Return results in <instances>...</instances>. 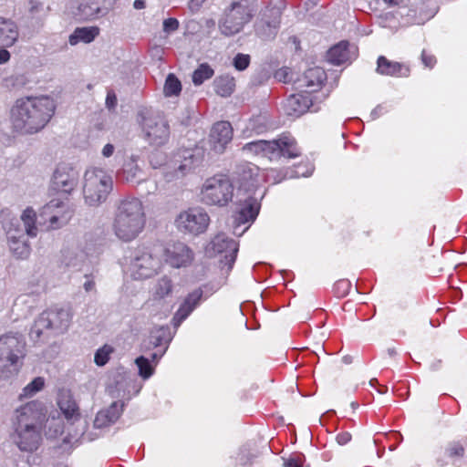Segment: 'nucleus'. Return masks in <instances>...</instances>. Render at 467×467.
I'll list each match as a JSON object with an SVG mask.
<instances>
[{
	"mask_svg": "<svg viewBox=\"0 0 467 467\" xmlns=\"http://www.w3.org/2000/svg\"><path fill=\"white\" fill-rule=\"evenodd\" d=\"M421 61L427 67L430 68H432L436 64L435 57L431 54H429L426 50H422L421 52Z\"/></svg>",
	"mask_w": 467,
	"mask_h": 467,
	"instance_id": "obj_53",
	"label": "nucleus"
},
{
	"mask_svg": "<svg viewBox=\"0 0 467 467\" xmlns=\"http://www.w3.org/2000/svg\"><path fill=\"white\" fill-rule=\"evenodd\" d=\"M213 85L217 95L226 98L234 91L235 79L229 74L221 75L214 78Z\"/></svg>",
	"mask_w": 467,
	"mask_h": 467,
	"instance_id": "obj_31",
	"label": "nucleus"
},
{
	"mask_svg": "<svg viewBox=\"0 0 467 467\" xmlns=\"http://www.w3.org/2000/svg\"><path fill=\"white\" fill-rule=\"evenodd\" d=\"M114 150H115L114 145L108 143L102 149V155L106 158H109V157L112 156V154L114 153Z\"/></svg>",
	"mask_w": 467,
	"mask_h": 467,
	"instance_id": "obj_61",
	"label": "nucleus"
},
{
	"mask_svg": "<svg viewBox=\"0 0 467 467\" xmlns=\"http://www.w3.org/2000/svg\"><path fill=\"white\" fill-rule=\"evenodd\" d=\"M301 155L297 142L290 134H282L273 140H265L262 157L278 160L281 157L294 159Z\"/></svg>",
	"mask_w": 467,
	"mask_h": 467,
	"instance_id": "obj_12",
	"label": "nucleus"
},
{
	"mask_svg": "<svg viewBox=\"0 0 467 467\" xmlns=\"http://www.w3.org/2000/svg\"><path fill=\"white\" fill-rule=\"evenodd\" d=\"M78 171L69 163H59L53 172L52 188L63 193L70 194L78 186Z\"/></svg>",
	"mask_w": 467,
	"mask_h": 467,
	"instance_id": "obj_15",
	"label": "nucleus"
},
{
	"mask_svg": "<svg viewBox=\"0 0 467 467\" xmlns=\"http://www.w3.org/2000/svg\"><path fill=\"white\" fill-rule=\"evenodd\" d=\"M146 224V213L142 202L138 198H125L117 204L112 230L122 242L135 240Z\"/></svg>",
	"mask_w": 467,
	"mask_h": 467,
	"instance_id": "obj_2",
	"label": "nucleus"
},
{
	"mask_svg": "<svg viewBox=\"0 0 467 467\" xmlns=\"http://www.w3.org/2000/svg\"><path fill=\"white\" fill-rule=\"evenodd\" d=\"M446 452L450 457H462L464 454V448L459 443H453L447 448Z\"/></svg>",
	"mask_w": 467,
	"mask_h": 467,
	"instance_id": "obj_51",
	"label": "nucleus"
},
{
	"mask_svg": "<svg viewBox=\"0 0 467 467\" xmlns=\"http://www.w3.org/2000/svg\"><path fill=\"white\" fill-rule=\"evenodd\" d=\"M169 161H167L166 155L162 151H153L150 156V163L152 168L162 169V173L164 174L165 171V164H167Z\"/></svg>",
	"mask_w": 467,
	"mask_h": 467,
	"instance_id": "obj_43",
	"label": "nucleus"
},
{
	"mask_svg": "<svg viewBox=\"0 0 467 467\" xmlns=\"http://www.w3.org/2000/svg\"><path fill=\"white\" fill-rule=\"evenodd\" d=\"M44 9V4L39 0H29V13L33 16L40 13Z\"/></svg>",
	"mask_w": 467,
	"mask_h": 467,
	"instance_id": "obj_54",
	"label": "nucleus"
},
{
	"mask_svg": "<svg viewBox=\"0 0 467 467\" xmlns=\"http://www.w3.org/2000/svg\"><path fill=\"white\" fill-rule=\"evenodd\" d=\"M86 282L83 284V287L86 292L95 291L96 283L93 275H85Z\"/></svg>",
	"mask_w": 467,
	"mask_h": 467,
	"instance_id": "obj_55",
	"label": "nucleus"
},
{
	"mask_svg": "<svg viewBox=\"0 0 467 467\" xmlns=\"http://www.w3.org/2000/svg\"><path fill=\"white\" fill-rule=\"evenodd\" d=\"M19 36L17 25L11 19L0 17V47H10Z\"/></svg>",
	"mask_w": 467,
	"mask_h": 467,
	"instance_id": "obj_28",
	"label": "nucleus"
},
{
	"mask_svg": "<svg viewBox=\"0 0 467 467\" xmlns=\"http://www.w3.org/2000/svg\"><path fill=\"white\" fill-rule=\"evenodd\" d=\"M255 2L254 0H241L234 2L224 11V15L219 23V27L226 36H234L239 33L244 26L253 17L255 11Z\"/></svg>",
	"mask_w": 467,
	"mask_h": 467,
	"instance_id": "obj_6",
	"label": "nucleus"
},
{
	"mask_svg": "<svg viewBox=\"0 0 467 467\" xmlns=\"http://www.w3.org/2000/svg\"><path fill=\"white\" fill-rule=\"evenodd\" d=\"M210 245L214 254H222L221 264L227 265L228 270H231L237 256L238 244L224 234H219L212 240Z\"/></svg>",
	"mask_w": 467,
	"mask_h": 467,
	"instance_id": "obj_17",
	"label": "nucleus"
},
{
	"mask_svg": "<svg viewBox=\"0 0 467 467\" xmlns=\"http://www.w3.org/2000/svg\"><path fill=\"white\" fill-rule=\"evenodd\" d=\"M124 403L114 401L108 409L99 411L94 420L95 428L101 429L115 423L123 411Z\"/></svg>",
	"mask_w": 467,
	"mask_h": 467,
	"instance_id": "obj_27",
	"label": "nucleus"
},
{
	"mask_svg": "<svg viewBox=\"0 0 467 467\" xmlns=\"http://www.w3.org/2000/svg\"><path fill=\"white\" fill-rule=\"evenodd\" d=\"M182 91V83L172 73H170L165 80L163 92L166 97L179 96Z\"/></svg>",
	"mask_w": 467,
	"mask_h": 467,
	"instance_id": "obj_38",
	"label": "nucleus"
},
{
	"mask_svg": "<svg viewBox=\"0 0 467 467\" xmlns=\"http://www.w3.org/2000/svg\"><path fill=\"white\" fill-rule=\"evenodd\" d=\"M205 0H190L189 8L192 12H197Z\"/></svg>",
	"mask_w": 467,
	"mask_h": 467,
	"instance_id": "obj_59",
	"label": "nucleus"
},
{
	"mask_svg": "<svg viewBox=\"0 0 467 467\" xmlns=\"http://www.w3.org/2000/svg\"><path fill=\"white\" fill-rule=\"evenodd\" d=\"M45 418L44 406L32 400L16 410L13 427L41 429Z\"/></svg>",
	"mask_w": 467,
	"mask_h": 467,
	"instance_id": "obj_13",
	"label": "nucleus"
},
{
	"mask_svg": "<svg viewBox=\"0 0 467 467\" xmlns=\"http://www.w3.org/2000/svg\"><path fill=\"white\" fill-rule=\"evenodd\" d=\"M265 142V140H264L251 141L246 143L243 147V150L254 153L255 155L263 156Z\"/></svg>",
	"mask_w": 467,
	"mask_h": 467,
	"instance_id": "obj_47",
	"label": "nucleus"
},
{
	"mask_svg": "<svg viewBox=\"0 0 467 467\" xmlns=\"http://www.w3.org/2000/svg\"><path fill=\"white\" fill-rule=\"evenodd\" d=\"M305 462V456L302 453L296 452L290 455V457L285 461V467H303Z\"/></svg>",
	"mask_w": 467,
	"mask_h": 467,
	"instance_id": "obj_48",
	"label": "nucleus"
},
{
	"mask_svg": "<svg viewBox=\"0 0 467 467\" xmlns=\"http://www.w3.org/2000/svg\"><path fill=\"white\" fill-rule=\"evenodd\" d=\"M326 80L327 74L325 70L316 67L307 69L302 78L297 80L296 84L300 90L310 95L321 89Z\"/></svg>",
	"mask_w": 467,
	"mask_h": 467,
	"instance_id": "obj_20",
	"label": "nucleus"
},
{
	"mask_svg": "<svg viewBox=\"0 0 467 467\" xmlns=\"http://www.w3.org/2000/svg\"><path fill=\"white\" fill-rule=\"evenodd\" d=\"M137 121L145 140L150 145L160 147L169 141L170 125L161 112L150 108H142L138 111Z\"/></svg>",
	"mask_w": 467,
	"mask_h": 467,
	"instance_id": "obj_4",
	"label": "nucleus"
},
{
	"mask_svg": "<svg viewBox=\"0 0 467 467\" xmlns=\"http://www.w3.org/2000/svg\"><path fill=\"white\" fill-rule=\"evenodd\" d=\"M173 289L172 280L168 276L160 278L155 285L153 299L161 300L169 296Z\"/></svg>",
	"mask_w": 467,
	"mask_h": 467,
	"instance_id": "obj_35",
	"label": "nucleus"
},
{
	"mask_svg": "<svg viewBox=\"0 0 467 467\" xmlns=\"http://www.w3.org/2000/svg\"><path fill=\"white\" fill-rule=\"evenodd\" d=\"M7 47H0V64H5L10 59V53L6 50Z\"/></svg>",
	"mask_w": 467,
	"mask_h": 467,
	"instance_id": "obj_60",
	"label": "nucleus"
},
{
	"mask_svg": "<svg viewBox=\"0 0 467 467\" xmlns=\"http://www.w3.org/2000/svg\"><path fill=\"white\" fill-rule=\"evenodd\" d=\"M82 193L84 202L90 207L105 202L113 190V179L104 170L89 168L84 173Z\"/></svg>",
	"mask_w": 467,
	"mask_h": 467,
	"instance_id": "obj_3",
	"label": "nucleus"
},
{
	"mask_svg": "<svg viewBox=\"0 0 467 467\" xmlns=\"http://www.w3.org/2000/svg\"><path fill=\"white\" fill-rule=\"evenodd\" d=\"M201 194L206 205L225 206L233 200L234 185L228 176L214 175L204 182Z\"/></svg>",
	"mask_w": 467,
	"mask_h": 467,
	"instance_id": "obj_9",
	"label": "nucleus"
},
{
	"mask_svg": "<svg viewBox=\"0 0 467 467\" xmlns=\"http://www.w3.org/2000/svg\"><path fill=\"white\" fill-rule=\"evenodd\" d=\"M135 363L139 368V375L143 379H149L153 374L154 368L148 358L140 356L136 358Z\"/></svg>",
	"mask_w": 467,
	"mask_h": 467,
	"instance_id": "obj_40",
	"label": "nucleus"
},
{
	"mask_svg": "<svg viewBox=\"0 0 467 467\" xmlns=\"http://www.w3.org/2000/svg\"><path fill=\"white\" fill-rule=\"evenodd\" d=\"M214 70L208 63H202L192 73V83L195 86L202 85L205 80L212 78Z\"/></svg>",
	"mask_w": 467,
	"mask_h": 467,
	"instance_id": "obj_37",
	"label": "nucleus"
},
{
	"mask_svg": "<svg viewBox=\"0 0 467 467\" xmlns=\"http://www.w3.org/2000/svg\"><path fill=\"white\" fill-rule=\"evenodd\" d=\"M257 171L258 169L254 165L242 164L238 166L236 174L240 186L247 190L254 187L255 182H257Z\"/></svg>",
	"mask_w": 467,
	"mask_h": 467,
	"instance_id": "obj_29",
	"label": "nucleus"
},
{
	"mask_svg": "<svg viewBox=\"0 0 467 467\" xmlns=\"http://www.w3.org/2000/svg\"><path fill=\"white\" fill-rule=\"evenodd\" d=\"M233 139V128L228 121H219L215 123L210 133V142L213 150L217 153H222L226 145Z\"/></svg>",
	"mask_w": 467,
	"mask_h": 467,
	"instance_id": "obj_22",
	"label": "nucleus"
},
{
	"mask_svg": "<svg viewBox=\"0 0 467 467\" xmlns=\"http://www.w3.org/2000/svg\"><path fill=\"white\" fill-rule=\"evenodd\" d=\"M389 7L399 6L404 3L405 0H383Z\"/></svg>",
	"mask_w": 467,
	"mask_h": 467,
	"instance_id": "obj_63",
	"label": "nucleus"
},
{
	"mask_svg": "<svg viewBox=\"0 0 467 467\" xmlns=\"http://www.w3.org/2000/svg\"><path fill=\"white\" fill-rule=\"evenodd\" d=\"M286 177V174H285L282 171L277 170H271L267 173V180H273V183H279L283 180H285Z\"/></svg>",
	"mask_w": 467,
	"mask_h": 467,
	"instance_id": "obj_52",
	"label": "nucleus"
},
{
	"mask_svg": "<svg viewBox=\"0 0 467 467\" xmlns=\"http://www.w3.org/2000/svg\"><path fill=\"white\" fill-rule=\"evenodd\" d=\"M59 407L67 419H74L79 416L78 407L73 400H61Z\"/></svg>",
	"mask_w": 467,
	"mask_h": 467,
	"instance_id": "obj_42",
	"label": "nucleus"
},
{
	"mask_svg": "<svg viewBox=\"0 0 467 467\" xmlns=\"http://www.w3.org/2000/svg\"><path fill=\"white\" fill-rule=\"evenodd\" d=\"M9 248L12 254L20 259L27 258L30 254V245L26 240H22L20 237L10 236L9 237Z\"/></svg>",
	"mask_w": 467,
	"mask_h": 467,
	"instance_id": "obj_33",
	"label": "nucleus"
},
{
	"mask_svg": "<svg viewBox=\"0 0 467 467\" xmlns=\"http://www.w3.org/2000/svg\"><path fill=\"white\" fill-rule=\"evenodd\" d=\"M351 441V434L348 431H342L337 435V441L339 445H346Z\"/></svg>",
	"mask_w": 467,
	"mask_h": 467,
	"instance_id": "obj_57",
	"label": "nucleus"
},
{
	"mask_svg": "<svg viewBox=\"0 0 467 467\" xmlns=\"http://www.w3.org/2000/svg\"><path fill=\"white\" fill-rule=\"evenodd\" d=\"M209 223L210 217L202 208H190L183 211L175 220L176 227L180 232L192 235L203 234Z\"/></svg>",
	"mask_w": 467,
	"mask_h": 467,
	"instance_id": "obj_11",
	"label": "nucleus"
},
{
	"mask_svg": "<svg viewBox=\"0 0 467 467\" xmlns=\"http://www.w3.org/2000/svg\"><path fill=\"white\" fill-rule=\"evenodd\" d=\"M26 342L21 335L6 334L0 337V361L16 365L26 355Z\"/></svg>",
	"mask_w": 467,
	"mask_h": 467,
	"instance_id": "obj_16",
	"label": "nucleus"
},
{
	"mask_svg": "<svg viewBox=\"0 0 467 467\" xmlns=\"http://www.w3.org/2000/svg\"><path fill=\"white\" fill-rule=\"evenodd\" d=\"M167 349V346H165L162 348L158 349L157 351L150 354L151 361L154 363H158L160 358L164 355L165 351Z\"/></svg>",
	"mask_w": 467,
	"mask_h": 467,
	"instance_id": "obj_58",
	"label": "nucleus"
},
{
	"mask_svg": "<svg viewBox=\"0 0 467 467\" xmlns=\"http://www.w3.org/2000/svg\"><path fill=\"white\" fill-rule=\"evenodd\" d=\"M348 42L341 41L332 47L327 54V61L334 65H341L350 60Z\"/></svg>",
	"mask_w": 467,
	"mask_h": 467,
	"instance_id": "obj_30",
	"label": "nucleus"
},
{
	"mask_svg": "<svg viewBox=\"0 0 467 467\" xmlns=\"http://www.w3.org/2000/svg\"><path fill=\"white\" fill-rule=\"evenodd\" d=\"M99 34V29L97 26L90 27H78L69 36L68 42L71 46H75L79 42L90 43Z\"/></svg>",
	"mask_w": 467,
	"mask_h": 467,
	"instance_id": "obj_32",
	"label": "nucleus"
},
{
	"mask_svg": "<svg viewBox=\"0 0 467 467\" xmlns=\"http://www.w3.org/2000/svg\"><path fill=\"white\" fill-rule=\"evenodd\" d=\"M113 6V0H86L79 5V10L87 19H96L108 15Z\"/></svg>",
	"mask_w": 467,
	"mask_h": 467,
	"instance_id": "obj_25",
	"label": "nucleus"
},
{
	"mask_svg": "<svg viewBox=\"0 0 467 467\" xmlns=\"http://www.w3.org/2000/svg\"><path fill=\"white\" fill-rule=\"evenodd\" d=\"M275 78L283 83H288L292 80L291 73L288 68L283 67L275 71Z\"/></svg>",
	"mask_w": 467,
	"mask_h": 467,
	"instance_id": "obj_50",
	"label": "nucleus"
},
{
	"mask_svg": "<svg viewBox=\"0 0 467 467\" xmlns=\"http://www.w3.org/2000/svg\"><path fill=\"white\" fill-rule=\"evenodd\" d=\"M45 386V380L41 377L34 379L29 384H27L22 390L20 398H28L35 395L36 392L41 390Z\"/></svg>",
	"mask_w": 467,
	"mask_h": 467,
	"instance_id": "obj_39",
	"label": "nucleus"
},
{
	"mask_svg": "<svg viewBox=\"0 0 467 467\" xmlns=\"http://www.w3.org/2000/svg\"><path fill=\"white\" fill-rule=\"evenodd\" d=\"M284 111L286 115L298 118L308 110L317 111L312 97L300 90L299 93L290 95L284 103Z\"/></svg>",
	"mask_w": 467,
	"mask_h": 467,
	"instance_id": "obj_19",
	"label": "nucleus"
},
{
	"mask_svg": "<svg viewBox=\"0 0 467 467\" xmlns=\"http://www.w3.org/2000/svg\"><path fill=\"white\" fill-rule=\"evenodd\" d=\"M112 352V348L105 345L101 348L98 349L95 353V363L98 366H104L109 359V354Z\"/></svg>",
	"mask_w": 467,
	"mask_h": 467,
	"instance_id": "obj_45",
	"label": "nucleus"
},
{
	"mask_svg": "<svg viewBox=\"0 0 467 467\" xmlns=\"http://www.w3.org/2000/svg\"><path fill=\"white\" fill-rule=\"evenodd\" d=\"M161 260L156 251L150 247L139 246L133 255L131 267L137 278H149L157 274Z\"/></svg>",
	"mask_w": 467,
	"mask_h": 467,
	"instance_id": "obj_10",
	"label": "nucleus"
},
{
	"mask_svg": "<svg viewBox=\"0 0 467 467\" xmlns=\"http://www.w3.org/2000/svg\"><path fill=\"white\" fill-rule=\"evenodd\" d=\"M72 318L69 308H54L44 311L35 320L32 326L29 337L34 342H37L44 330H53L57 334L64 333L67 330Z\"/></svg>",
	"mask_w": 467,
	"mask_h": 467,
	"instance_id": "obj_7",
	"label": "nucleus"
},
{
	"mask_svg": "<svg viewBox=\"0 0 467 467\" xmlns=\"http://www.w3.org/2000/svg\"><path fill=\"white\" fill-rule=\"evenodd\" d=\"M166 262L174 268L188 266L192 259V251L183 243H175L165 250Z\"/></svg>",
	"mask_w": 467,
	"mask_h": 467,
	"instance_id": "obj_21",
	"label": "nucleus"
},
{
	"mask_svg": "<svg viewBox=\"0 0 467 467\" xmlns=\"http://www.w3.org/2000/svg\"><path fill=\"white\" fill-rule=\"evenodd\" d=\"M285 6V0H270L268 2L267 5L259 13L254 24L257 36L263 40H272L276 36L281 15Z\"/></svg>",
	"mask_w": 467,
	"mask_h": 467,
	"instance_id": "obj_8",
	"label": "nucleus"
},
{
	"mask_svg": "<svg viewBox=\"0 0 467 467\" xmlns=\"http://www.w3.org/2000/svg\"><path fill=\"white\" fill-rule=\"evenodd\" d=\"M204 159V150L201 147L180 149L165 164L164 178L171 182L182 178L198 167Z\"/></svg>",
	"mask_w": 467,
	"mask_h": 467,
	"instance_id": "obj_5",
	"label": "nucleus"
},
{
	"mask_svg": "<svg viewBox=\"0 0 467 467\" xmlns=\"http://www.w3.org/2000/svg\"><path fill=\"white\" fill-rule=\"evenodd\" d=\"M250 61H251V57L249 55L238 53L234 57L233 65L237 70L243 71L249 67Z\"/></svg>",
	"mask_w": 467,
	"mask_h": 467,
	"instance_id": "obj_46",
	"label": "nucleus"
},
{
	"mask_svg": "<svg viewBox=\"0 0 467 467\" xmlns=\"http://www.w3.org/2000/svg\"><path fill=\"white\" fill-rule=\"evenodd\" d=\"M140 173L141 170L136 160L131 158L124 163L122 171L119 172V176L121 179L129 182H133L138 181Z\"/></svg>",
	"mask_w": 467,
	"mask_h": 467,
	"instance_id": "obj_34",
	"label": "nucleus"
},
{
	"mask_svg": "<svg viewBox=\"0 0 467 467\" xmlns=\"http://www.w3.org/2000/svg\"><path fill=\"white\" fill-rule=\"evenodd\" d=\"M133 6L135 9H143L146 7V4L144 0H135L133 3Z\"/></svg>",
	"mask_w": 467,
	"mask_h": 467,
	"instance_id": "obj_64",
	"label": "nucleus"
},
{
	"mask_svg": "<svg viewBox=\"0 0 467 467\" xmlns=\"http://www.w3.org/2000/svg\"><path fill=\"white\" fill-rule=\"evenodd\" d=\"M179 28V21L176 18L170 17L163 21V31L167 34L173 33Z\"/></svg>",
	"mask_w": 467,
	"mask_h": 467,
	"instance_id": "obj_49",
	"label": "nucleus"
},
{
	"mask_svg": "<svg viewBox=\"0 0 467 467\" xmlns=\"http://www.w3.org/2000/svg\"><path fill=\"white\" fill-rule=\"evenodd\" d=\"M203 292L201 288L195 289L190 293L183 302L181 304L179 309L176 311L172 317V323L175 327H179L190 314L199 306L202 301Z\"/></svg>",
	"mask_w": 467,
	"mask_h": 467,
	"instance_id": "obj_24",
	"label": "nucleus"
},
{
	"mask_svg": "<svg viewBox=\"0 0 467 467\" xmlns=\"http://www.w3.org/2000/svg\"><path fill=\"white\" fill-rule=\"evenodd\" d=\"M73 214L74 209L68 202L54 199L42 208L40 217L48 221V229H58L66 225Z\"/></svg>",
	"mask_w": 467,
	"mask_h": 467,
	"instance_id": "obj_14",
	"label": "nucleus"
},
{
	"mask_svg": "<svg viewBox=\"0 0 467 467\" xmlns=\"http://www.w3.org/2000/svg\"><path fill=\"white\" fill-rule=\"evenodd\" d=\"M238 206L235 215V229L242 224L254 222L260 210V203L257 199L250 195L244 200L239 199Z\"/></svg>",
	"mask_w": 467,
	"mask_h": 467,
	"instance_id": "obj_23",
	"label": "nucleus"
},
{
	"mask_svg": "<svg viewBox=\"0 0 467 467\" xmlns=\"http://www.w3.org/2000/svg\"><path fill=\"white\" fill-rule=\"evenodd\" d=\"M351 289V283L348 279L337 281L333 286V292L337 297H344L348 295Z\"/></svg>",
	"mask_w": 467,
	"mask_h": 467,
	"instance_id": "obj_44",
	"label": "nucleus"
},
{
	"mask_svg": "<svg viewBox=\"0 0 467 467\" xmlns=\"http://www.w3.org/2000/svg\"><path fill=\"white\" fill-rule=\"evenodd\" d=\"M21 220L24 223L27 235L31 237H36L37 235L38 231L37 226L36 225V213L34 211V209L30 207L26 208L21 215Z\"/></svg>",
	"mask_w": 467,
	"mask_h": 467,
	"instance_id": "obj_36",
	"label": "nucleus"
},
{
	"mask_svg": "<svg viewBox=\"0 0 467 467\" xmlns=\"http://www.w3.org/2000/svg\"><path fill=\"white\" fill-rule=\"evenodd\" d=\"M106 105L109 109H114L117 105V97L113 90H109L106 98Z\"/></svg>",
	"mask_w": 467,
	"mask_h": 467,
	"instance_id": "obj_56",
	"label": "nucleus"
},
{
	"mask_svg": "<svg viewBox=\"0 0 467 467\" xmlns=\"http://www.w3.org/2000/svg\"><path fill=\"white\" fill-rule=\"evenodd\" d=\"M54 100L48 97H26L16 101L11 109L14 129L23 134L40 131L55 112Z\"/></svg>",
	"mask_w": 467,
	"mask_h": 467,
	"instance_id": "obj_1",
	"label": "nucleus"
},
{
	"mask_svg": "<svg viewBox=\"0 0 467 467\" xmlns=\"http://www.w3.org/2000/svg\"><path fill=\"white\" fill-rule=\"evenodd\" d=\"M377 73L384 76L396 78H407L410 75V67L406 65L389 60L386 57L380 56L377 60Z\"/></svg>",
	"mask_w": 467,
	"mask_h": 467,
	"instance_id": "obj_26",
	"label": "nucleus"
},
{
	"mask_svg": "<svg viewBox=\"0 0 467 467\" xmlns=\"http://www.w3.org/2000/svg\"><path fill=\"white\" fill-rule=\"evenodd\" d=\"M166 337V330L164 328H159L155 331H152L150 334V344L154 348H162L165 346L168 347V340L165 338Z\"/></svg>",
	"mask_w": 467,
	"mask_h": 467,
	"instance_id": "obj_41",
	"label": "nucleus"
},
{
	"mask_svg": "<svg viewBox=\"0 0 467 467\" xmlns=\"http://www.w3.org/2000/svg\"><path fill=\"white\" fill-rule=\"evenodd\" d=\"M385 108L382 105L377 106L371 112V116L373 119L379 117Z\"/></svg>",
	"mask_w": 467,
	"mask_h": 467,
	"instance_id": "obj_62",
	"label": "nucleus"
},
{
	"mask_svg": "<svg viewBox=\"0 0 467 467\" xmlns=\"http://www.w3.org/2000/svg\"><path fill=\"white\" fill-rule=\"evenodd\" d=\"M12 440L21 451L33 452L39 447L41 429L14 427Z\"/></svg>",
	"mask_w": 467,
	"mask_h": 467,
	"instance_id": "obj_18",
	"label": "nucleus"
}]
</instances>
